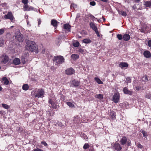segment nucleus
<instances>
[{
	"label": "nucleus",
	"mask_w": 151,
	"mask_h": 151,
	"mask_svg": "<svg viewBox=\"0 0 151 151\" xmlns=\"http://www.w3.org/2000/svg\"><path fill=\"white\" fill-rule=\"evenodd\" d=\"M26 49L30 51L35 52L37 49V46L33 41L28 40L27 41Z\"/></svg>",
	"instance_id": "obj_1"
},
{
	"label": "nucleus",
	"mask_w": 151,
	"mask_h": 151,
	"mask_svg": "<svg viewBox=\"0 0 151 151\" xmlns=\"http://www.w3.org/2000/svg\"><path fill=\"white\" fill-rule=\"evenodd\" d=\"M55 65L58 66L64 62L65 59L63 56L59 55L55 56L53 59Z\"/></svg>",
	"instance_id": "obj_2"
},
{
	"label": "nucleus",
	"mask_w": 151,
	"mask_h": 151,
	"mask_svg": "<svg viewBox=\"0 0 151 151\" xmlns=\"http://www.w3.org/2000/svg\"><path fill=\"white\" fill-rule=\"evenodd\" d=\"M44 92L42 89H36L32 92V95L36 98H42L44 96Z\"/></svg>",
	"instance_id": "obj_3"
},
{
	"label": "nucleus",
	"mask_w": 151,
	"mask_h": 151,
	"mask_svg": "<svg viewBox=\"0 0 151 151\" xmlns=\"http://www.w3.org/2000/svg\"><path fill=\"white\" fill-rule=\"evenodd\" d=\"M49 106L53 109H56L58 108L57 103L55 101L51 99H49L48 101Z\"/></svg>",
	"instance_id": "obj_4"
},
{
	"label": "nucleus",
	"mask_w": 151,
	"mask_h": 151,
	"mask_svg": "<svg viewBox=\"0 0 151 151\" xmlns=\"http://www.w3.org/2000/svg\"><path fill=\"white\" fill-rule=\"evenodd\" d=\"M112 148L114 150L120 151L122 149V147L120 145L116 142L112 144Z\"/></svg>",
	"instance_id": "obj_5"
},
{
	"label": "nucleus",
	"mask_w": 151,
	"mask_h": 151,
	"mask_svg": "<svg viewBox=\"0 0 151 151\" xmlns=\"http://www.w3.org/2000/svg\"><path fill=\"white\" fill-rule=\"evenodd\" d=\"M4 18L6 19H9L12 22V20L14 19L12 13L10 12H8L7 14L4 16Z\"/></svg>",
	"instance_id": "obj_6"
},
{
	"label": "nucleus",
	"mask_w": 151,
	"mask_h": 151,
	"mask_svg": "<svg viewBox=\"0 0 151 151\" xmlns=\"http://www.w3.org/2000/svg\"><path fill=\"white\" fill-rule=\"evenodd\" d=\"M119 99V93H115L112 98V101L115 103L118 102Z\"/></svg>",
	"instance_id": "obj_7"
},
{
	"label": "nucleus",
	"mask_w": 151,
	"mask_h": 151,
	"mask_svg": "<svg viewBox=\"0 0 151 151\" xmlns=\"http://www.w3.org/2000/svg\"><path fill=\"white\" fill-rule=\"evenodd\" d=\"M29 56V54L28 52H24L22 55L21 57L22 62L23 64L25 63V60Z\"/></svg>",
	"instance_id": "obj_8"
},
{
	"label": "nucleus",
	"mask_w": 151,
	"mask_h": 151,
	"mask_svg": "<svg viewBox=\"0 0 151 151\" xmlns=\"http://www.w3.org/2000/svg\"><path fill=\"white\" fill-rule=\"evenodd\" d=\"M16 39L19 42H22L23 40V35L20 33H19L16 36Z\"/></svg>",
	"instance_id": "obj_9"
},
{
	"label": "nucleus",
	"mask_w": 151,
	"mask_h": 151,
	"mask_svg": "<svg viewBox=\"0 0 151 151\" xmlns=\"http://www.w3.org/2000/svg\"><path fill=\"white\" fill-rule=\"evenodd\" d=\"M34 9L33 7L29 6L27 4L23 6V9L24 11H29L33 10Z\"/></svg>",
	"instance_id": "obj_10"
},
{
	"label": "nucleus",
	"mask_w": 151,
	"mask_h": 151,
	"mask_svg": "<svg viewBox=\"0 0 151 151\" xmlns=\"http://www.w3.org/2000/svg\"><path fill=\"white\" fill-rule=\"evenodd\" d=\"M65 73L68 75H72L75 73L74 70L72 68L67 69L65 71Z\"/></svg>",
	"instance_id": "obj_11"
},
{
	"label": "nucleus",
	"mask_w": 151,
	"mask_h": 151,
	"mask_svg": "<svg viewBox=\"0 0 151 151\" xmlns=\"http://www.w3.org/2000/svg\"><path fill=\"white\" fill-rule=\"evenodd\" d=\"M80 84L79 82L74 80L72 81L71 86L72 87L74 86L76 87H78Z\"/></svg>",
	"instance_id": "obj_12"
},
{
	"label": "nucleus",
	"mask_w": 151,
	"mask_h": 151,
	"mask_svg": "<svg viewBox=\"0 0 151 151\" xmlns=\"http://www.w3.org/2000/svg\"><path fill=\"white\" fill-rule=\"evenodd\" d=\"M63 28L68 32H70L71 29V26L68 24H66L63 25Z\"/></svg>",
	"instance_id": "obj_13"
},
{
	"label": "nucleus",
	"mask_w": 151,
	"mask_h": 151,
	"mask_svg": "<svg viewBox=\"0 0 151 151\" xmlns=\"http://www.w3.org/2000/svg\"><path fill=\"white\" fill-rule=\"evenodd\" d=\"M128 66V63L126 62H120L119 64V66L122 68H123L124 67H127Z\"/></svg>",
	"instance_id": "obj_14"
},
{
	"label": "nucleus",
	"mask_w": 151,
	"mask_h": 151,
	"mask_svg": "<svg viewBox=\"0 0 151 151\" xmlns=\"http://www.w3.org/2000/svg\"><path fill=\"white\" fill-rule=\"evenodd\" d=\"M127 139L125 136H123L120 140L121 144L122 145H124L127 142Z\"/></svg>",
	"instance_id": "obj_15"
},
{
	"label": "nucleus",
	"mask_w": 151,
	"mask_h": 151,
	"mask_svg": "<svg viewBox=\"0 0 151 151\" xmlns=\"http://www.w3.org/2000/svg\"><path fill=\"white\" fill-rule=\"evenodd\" d=\"M9 59V58L6 55H5L3 57V58L1 60V63L3 64H5L8 61Z\"/></svg>",
	"instance_id": "obj_16"
},
{
	"label": "nucleus",
	"mask_w": 151,
	"mask_h": 151,
	"mask_svg": "<svg viewBox=\"0 0 151 151\" xmlns=\"http://www.w3.org/2000/svg\"><path fill=\"white\" fill-rule=\"evenodd\" d=\"M90 26L94 31L97 29V27L95 25L94 23L92 22H90L89 23Z\"/></svg>",
	"instance_id": "obj_17"
},
{
	"label": "nucleus",
	"mask_w": 151,
	"mask_h": 151,
	"mask_svg": "<svg viewBox=\"0 0 151 151\" xmlns=\"http://www.w3.org/2000/svg\"><path fill=\"white\" fill-rule=\"evenodd\" d=\"M123 91L124 93L125 94H128L130 95H132V92L129 91L127 87H124L123 89Z\"/></svg>",
	"instance_id": "obj_18"
},
{
	"label": "nucleus",
	"mask_w": 151,
	"mask_h": 151,
	"mask_svg": "<svg viewBox=\"0 0 151 151\" xmlns=\"http://www.w3.org/2000/svg\"><path fill=\"white\" fill-rule=\"evenodd\" d=\"M144 5L146 7L150 8L151 7V1H146L144 2Z\"/></svg>",
	"instance_id": "obj_19"
},
{
	"label": "nucleus",
	"mask_w": 151,
	"mask_h": 151,
	"mask_svg": "<svg viewBox=\"0 0 151 151\" xmlns=\"http://www.w3.org/2000/svg\"><path fill=\"white\" fill-rule=\"evenodd\" d=\"M143 55L144 56L147 58H149L151 57V55L149 51L146 50L144 52Z\"/></svg>",
	"instance_id": "obj_20"
},
{
	"label": "nucleus",
	"mask_w": 151,
	"mask_h": 151,
	"mask_svg": "<svg viewBox=\"0 0 151 151\" xmlns=\"http://www.w3.org/2000/svg\"><path fill=\"white\" fill-rule=\"evenodd\" d=\"M13 63L15 65H18L20 63V60L19 59L16 58L13 60Z\"/></svg>",
	"instance_id": "obj_21"
},
{
	"label": "nucleus",
	"mask_w": 151,
	"mask_h": 151,
	"mask_svg": "<svg viewBox=\"0 0 151 151\" xmlns=\"http://www.w3.org/2000/svg\"><path fill=\"white\" fill-rule=\"evenodd\" d=\"M58 22L55 19H52L51 21V24L55 27H57L58 26Z\"/></svg>",
	"instance_id": "obj_22"
},
{
	"label": "nucleus",
	"mask_w": 151,
	"mask_h": 151,
	"mask_svg": "<svg viewBox=\"0 0 151 151\" xmlns=\"http://www.w3.org/2000/svg\"><path fill=\"white\" fill-rule=\"evenodd\" d=\"M130 38V37L129 34H125L123 36V39L125 41H128Z\"/></svg>",
	"instance_id": "obj_23"
},
{
	"label": "nucleus",
	"mask_w": 151,
	"mask_h": 151,
	"mask_svg": "<svg viewBox=\"0 0 151 151\" xmlns=\"http://www.w3.org/2000/svg\"><path fill=\"white\" fill-rule=\"evenodd\" d=\"M74 123L76 124L79 121V117L78 116H75L74 117L73 119Z\"/></svg>",
	"instance_id": "obj_24"
},
{
	"label": "nucleus",
	"mask_w": 151,
	"mask_h": 151,
	"mask_svg": "<svg viewBox=\"0 0 151 151\" xmlns=\"http://www.w3.org/2000/svg\"><path fill=\"white\" fill-rule=\"evenodd\" d=\"M95 97L100 100L103 99L104 97L103 95L101 94L96 95L95 96Z\"/></svg>",
	"instance_id": "obj_25"
},
{
	"label": "nucleus",
	"mask_w": 151,
	"mask_h": 151,
	"mask_svg": "<svg viewBox=\"0 0 151 151\" xmlns=\"http://www.w3.org/2000/svg\"><path fill=\"white\" fill-rule=\"evenodd\" d=\"M2 80L4 81V83L5 85H8L9 83V81L6 77H4L3 78Z\"/></svg>",
	"instance_id": "obj_26"
},
{
	"label": "nucleus",
	"mask_w": 151,
	"mask_h": 151,
	"mask_svg": "<svg viewBox=\"0 0 151 151\" xmlns=\"http://www.w3.org/2000/svg\"><path fill=\"white\" fill-rule=\"evenodd\" d=\"M79 57L78 55L76 54H73L71 56V58L74 60L78 59Z\"/></svg>",
	"instance_id": "obj_27"
},
{
	"label": "nucleus",
	"mask_w": 151,
	"mask_h": 151,
	"mask_svg": "<svg viewBox=\"0 0 151 151\" xmlns=\"http://www.w3.org/2000/svg\"><path fill=\"white\" fill-rule=\"evenodd\" d=\"M147 29V26H143L141 28V29H139L141 32L143 33H145V31Z\"/></svg>",
	"instance_id": "obj_28"
},
{
	"label": "nucleus",
	"mask_w": 151,
	"mask_h": 151,
	"mask_svg": "<svg viewBox=\"0 0 151 151\" xmlns=\"http://www.w3.org/2000/svg\"><path fill=\"white\" fill-rule=\"evenodd\" d=\"M22 89L24 91H27L28 90L29 86L28 84H24L22 86Z\"/></svg>",
	"instance_id": "obj_29"
},
{
	"label": "nucleus",
	"mask_w": 151,
	"mask_h": 151,
	"mask_svg": "<svg viewBox=\"0 0 151 151\" xmlns=\"http://www.w3.org/2000/svg\"><path fill=\"white\" fill-rule=\"evenodd\" d=\"M118 13L120 14L124 17L126 16L127 15L126 12L123 11H119Z\"/></svg>",
	"instance_id": "obj_30"
},
{
	"label": "nucleus",
	"mask_w": 151,
	"mask_h": 151,
	"mask_svg": "<svg viewBox=\"0 0 151 151\" xmlns=\"http://www.w3.org/2000/svg\"><path fill=\"white\" fill-rule=\"evenodd\" d=\"M94 80L99 84H102L103 83V82L98 78H95Z\"/></svg>",
	"instance_id": "obj_31"
},
{
	"label": "nucleus",
	"mask_w": 151,
	"mask_h": 151,
	"mask_svg": "<svg viewBox=\"0 0 151 151\" xmlns=\"http://www.w3.org/2000/svg\"><path fill=\"white\" fill-rule=\"evenodd\" d=\"M91 42L89 39H85L83 40V42L85 43H89Z\"/></svg>",
	"instance_id": "obj_32"
},
{
	"label": "nucleus",
	"mask_w": 151,
	"mask_h": 151,
	"mask_svg": "<svg viewBox=\"0 0 151 151\" xmlns=\"http://www.w3.org/2000/svg\"><path fill=\"white\" fill-rule=\"evenodd\" d=\"M115 113L114 111L110 113V115L111 116V119L112 120L115 119L116 118Z\"/></svg>",
	"instance_id": "obj_33"
},
{
	"label": "nucleus",
	"mask_w": 151,
	"mask_h": 151,
	"mask_svg": "<svg viewBox=\"0 0 151 151\" xmlns=\"http://www.w3.org/2000/svg\"><path fill=\"white\" fill-rule=\"evenodd\" d=\"M90 146L88 143H85L83 146V148L84 149H86L89 148Z\"/></svg>",
	"instance_id": "obj_34"
},
{
	"label": "nucleus",
	"mask_w": 151,
	"mask_h": 151,
	"mask_svg": "<svg viewBox=\"0 0 151 151\" xmlns=\"http://www.w3.org/2000/svg\"><path fill=\"white\" fill-rule=\"evenodd\" d=\"M66 104L70 107L72 108L74 106V105L73 104L70 102H67Z\"/></svg>",
	"instance_id": "obj_35"
},
{
	"label": "nucleus",
	"mask_w": 151,
	"mask_h": 151,
	"mask_svg": "<svg viewBox=\"0 0 151 151\" xmlns=\"http://www.w3.org/2000/svg\"><path fill=\"white\" fill-rule=\"evenodd\" d=\"M141 133L143 134V136L145 137H146L147 136V132L143 130H141Z\"/></svg>",
	"instance_id": "obj_36"
},
{
	"label": "nucleus",
	"mask_w": 151,
	"mask_h": 151,
	"mask_svg": "<svg viewBox=\"0 0 151 151\" xmlns=\"http://www.w3.org/2000/svg\"><path fill=\"white\" fill-rule=\"evenodd\" d=\"M2 106L5 109H8L9 108V106L8 105L4 104H2Z\"/></svg>",
	"instance_id": "obj_37"
},
{
	"label": "nucleus",
	"mask_w": 151,
	"mask_h": 151,
	"mask_svg": "<svg viewBox=\"0 0 151 151\" xmlns=\"http://www.w3.org/2000/svg\"><path fill=\"white\" fill-rule=\"evenodd\" d=\"M117 37L118 38V39L121 40L122 39H123V36L121 34H118L117 35Z\"/></svg>",
	"instance_id": "obj_38"
},
{
	"label": "nucleus",
	"mask_w": 151,
	"mask_h": 151,
	"mask_svg": "<svg viewBox=\"0 0 151 151\" xmlns=\"http://www.w3.org/2000/svg\"><path fill=\"white\" fill-rule=\"evenodd\" d=\"M131 81V79L130 77H127L126 78V82L127 83H130Z\"/></svg>",
	"instance_id": "obj_39"
},
{
	"label": "nucleus",
	"mask_w": 151,
	"mask_h": 151,
	"mask_svg": "<svg viewBox=\"0 0 151 151\" xmlns=\"http://www.w3.org/2000/svg\"><path fill=\"white\" fill-rule=\"evenodd\" d=\"M79 43L78 41H77L73 44V46L75 47H78L79 46Z\"/></svg>",
	"instance_id": "obj_40"
},
{
	"label": "nucleus",
	"mask_w": 151,
	"mask_h": 151,
	"mask_svg": "<svg viewBox=\"0 0 151 151\" xmlns=\"http://www.w3.org/2000/svg\"><path fill=\"white\" fill-rule=\"evenodd\" d=\"M145 97L147 99H150L151 98V94L150 93H147L145 96Z\"/></svg>",
	"instance_id": "obj_41"
},
{
	"label": "nucleus",
	"mask_w": 151,
	"mask_h": 151,
	"mask_svg": "<svg viewBox=\"0 0 151 151\" xmlns=\"http://www.w3.org/2000/svg\"><path fill=\"white\" fill-rule=\"evenodd\" d=\"M87 151H95V150L93 147V146H91L89 148Z\"/></svg>",
	"instance_id": "obj_42"
},
{
	"label": "nucleus",
	"mask_w": 151,
	"mask_h": 151,
	"mask_svg": "<svg viewBox=\"0 0 151 151\" xmlns=\"http://www.w3.org/2000/svg\"><path fill=\"white\" fill-rule=\"evenodd\" d=\"M22 2L24 4V5H25L27 4L28 0H22Z\"/></svg>",
	"instance_id": "obj_43"
},
{
	"label": "nucleus",
	"mask_w": 151,
	"mask_h": 151,
	"mask_svg": "<svg viewBox=\"0 0 151 151\" xmlns=\"http://www.w3.org/2000/svg\"><path fill=\"white\" fill-rule=\"evenodd\" d=\"M78 52L82 54H83L84 52V50L81 48H80L78 50Z\"/></svg>",
	"instance_id": "obj_44"
},
{
	"label": "nucleus",
	"mask_w": 151,
	"mask_h": 151,
	"mask_svg": "<svg viewBox=\"0 0 151 151\" xmlns=\"http://www.w3.org/2000/svg\"><path fill=\"white\" fill-rule=\"evenodd\" d=\"M90 4L92 6H94L96 5V3L94 1H91L90 2Z\"/></svg>",
	"instance_id": "obj_45"
},
{
	"label": "nucleus",
	"mask_w": 151,
	"mask_h": 151,
	"mask_svg": "<svg viewBox=\"0 0 151 151\" xmlns=\"http://www.w3.org/2000/svg\"><path fill=\"white\" fill-rule=\"evenodd\" d=\"M0 6H2V7H4L6 6V3H1L0 4Z\"/></svg>",
	"instance_id": "obj_46"
},
{
	"label": "nucleus",
	"mask_w": 151,
	"mask_h": 151,
	"mask_svg": "<svg viewBox=\"0 0 151 151\" xmlns=\"http://www.w3.org/2000/svg\"><path fill=\"white\" fill-rule=\"evenodd\" d=\"M137 146L138 148H139L140 149H142L143 147V146L139 143L137 145Z\"/></svg>",
	"instance_id": "obj_47"
},
{
	"label": "nucleus",
	"mask_w": 151,
	"mask_h": 151,
	"mask_svg": "<svg viewBox=\"0 0 151 151\" xmlns=\"http://www.w3.org/2000/svg\"><path fill=\"white\" fill-rule=\"evenodd\" d=\"M32 151H43V150L38 148L36 149H34Z\"/></svg>",
	"instance_id": "obj_48"
},
{
	"label": "nucleus",
	"mask_w": 151,
	"mask_h": 151,
	"mask_svg": "<svg viewBox=\"0 0 151 151\" xmlns=\"http://www.w3.org/2000/svg\"><path fill=\"white\" fill-rule=\"evenodd\" d=\"M57 124L58 126H59L60 127H62L63 126V124L62 123L60 122H58L57 123Z\"/></svg>",
	"instance_id": "obj_49"
},
{
	"label": "nucleus",
	"mask_w": 151,
	"mask_h": 151,
	"mask_svg": "<svg viewBox=\"0 0 151 151\" xmlns=\"http://www.w3.org/2000/svg\"><path fill=\"white\" fill-rule=\"evenodd\" d=\"M41 143L45 146H46L47 145V144L45 141H42L41 142Z\"/></svg>",
	"instance_id": "obj_50"
},
{
	"label": "nucleus",
	"mask_w": 151,
	"mask_h": 151,
	"mask_svg": "<svg viewBox=\"0 0 151 151\" xmlns=\"http://www.w3.org/2000/svg\"><path fill=\"white\" fill-rule=\"evenodd\" d=\"M70 7H73V8L77 7V5L74 4H72L71 5Z\"/></svg>",
	"instance_id": "obj_51"
},
{
	"label": "nucleus",
	"mask_w": 151,
	"mask_h": 151,
	"mask_svg": "<svg viewBox=\"0 0 151 151\" xmlns=\"http://www.w3.org/2000/svg\"><path fill=\"white\" fill-rule=\"evenodd\" d=\"M4 30L3 29H0V35H1L3 34L4 32Z\"/></svg>",
	"instance_id": "obj_52"
},
{
	"label": "nucleus",
	"mask_w": 151,
	"mask_h": 151,
	"mask_svg": "<svg viewBox=\"0 0 151 151\" xmlns=\"http://www.w3.org/2000/svg\"><path fill=\"white\" fill-rule=\"evenodd\" d=\"M148 44L149 47H151V40L148 41Z\"/></svg>",
	"instance_id": "obj_53"
},
{
	"label": "nucleus",
	"mask_w": 151,
	"mask_h": 151,
	"mask_svg": "<svg viewBox=\"0 0 151 151\" xmlns=\"http://www.w3.org/2000/svg\"><path fill=\"white\" fill-rule=\"evenodd\" d=\"M94 31L95 32H96V34L97 35V36L98 37H99L100 35H99V33L98 31V29H97V30H96V31Z\"/></svg>",
	"instance_id": "obj_54"
},
{
	"label": "nucleus",
	"mask_w": 151,
	"mask_h": 151,
	"mask_svg": "<svg viewBox=\"0 0 151 151\" xmlns=\"http://www.w3.org/2000/svg\"><path fill=\"white\" fill-rule=\"evenodd\" d=\"M41 22V20L40 19H39L38 20V25H39L40 24Z\"/></svg>",
	"instance_id": "obj_55"
},
{
	"label": "nucleus",
	"mask_w": 151,
	"mask_h": 151,
	"mask_svg": "<svg viewBox=\"0 0 151 151\" xmlns=\"http://www.w3.org/2000/svg\"><path fill=\"white\" fill-rule=\"evenodd\" d=\"M4 44V42L3 41H1V40H0V46L3 45Z\"/></svg>",
	"instance_id": "obj_56"
},
{
	"label": "nucleus",
	"mask_w": 151,
	"mask_h": 151,
	"mask_svg": "<svg viewBox=\"0 0 151 151\" xmlns=\"http://www.w3.org/2000/svg\"><path fill=\"white\" fill-rule=\"evenodd\" d=\"M145 81H148V78H147V76H146L145 77Z\"/></svg>",
	"instance_id": "obj_57"
},
{
	"label": "nucleus",
	"mask_w": 151,
	"mask_h": 151,
	"mask_svg": "<svg viewBox=\"0 0 151 151\" xmlns=\"http://www.w3.org/2000/svg\"><path fill=\"white\" fill-rule=\"evenodd\" d=\"M140 0H135V2L136 3H137L139 2Z\"/></svg>",
	"instance_id": "obj_58"
},
{
	"label": "nucleus",
	"mask_w": 151,
	"mask_h": 151,
	"mask_svg": "<svg viewBox=\"0 0 151 151\" xmlns=\"http://www.w3.org/2000/svg\"><path fill=\"white\" fill-rule=\"evenodd\" d=\"M136 88L137 90H139V88L137 87H136Z\"/></svg>",
	"instance_id": "obj_59"
},
{
	"label": "nucleus",
	"mask_w": 151,
	"mask_h": 151,
	"mask_svg": "<svg viewBox=\"0 0 151 151\" xmlns=\"http://www.w3.org/2000/svg\"><path fill=\"white\" fill-rule=\"evenodd\" d=\"M127 143H128V146H129V145H130V142H129V141Z\"/></svg>",
	"instance_id": "obj_60"
},
{
	"label": "nucleus",
	"mask_w": 151,
	"mask_h": 151,
	"mask_svg": "<svg viewBox=\"0 0 151 151\" xmlns=\"http://www.w3.org/2000/svg\"><path fill=\"white\" fill-rule=\"evenodd\" d=\"M14 27V26H12L10 27V28L11 29H12L13 28V27Z\"/></svg>",
	"instance_id": "obj_61"
},
{
	"label": "nucleus",
	"mask_w": 151,
	"mask_h": 151,
	"mask_svg": "<svg viewBox=\"0 0 151 151\" xmlns=\"http://www.w3.org/2000/svg\"><path fill=\"white\" fill-rule=\"evenodd\" d=\"M98 21L99 22H100L101 21L100 20H98Z\"/></svg>",
	"instance_id": "obj_62"
},
{
	"label": "nucleus",
	"mask_w": 151,
	"mask_h": 151,
	"mask_svg": "<svg viewBox=\"0 0 151 151\" xmlns=\"http://www.w3.org/2000/svg\"><path fill=\"white\" fill-rule=\"evenodd\" d=\"M103 20H104V21H105V19L104 18H103Z\"/></svg>",
	"instance_id": "obj_63"
},
{
	"label": "nucleus",
	"mask_w": 151,
	"mask_h": 151,
	"mask_svg": "<svg viewBox=\"0 0 151 151\" xmlns=\"http://www.w3.org/2000/svg\"><path fill=\"white\" fill-rule=\"evenodd\" d=\"M27 24H29V22H27Z\"/></svg>",
	"instance_id": "obj_64"
}]
</instances>
